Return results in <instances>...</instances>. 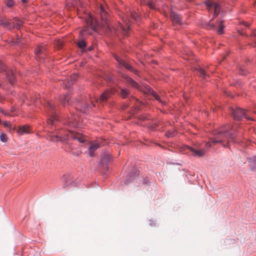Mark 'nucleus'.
I'll list each match as a JSON object with an SVG mask.
<instances>
[{
  "instance_id": "32",
  "label": "nucleus",
  "mask_w": 256,
  "mask_h": 256,
  "mask_svg": "<svg viewBox=\"0 0 256 256\" xmlns=\"http://www.w3.org/2000/svg\"><path fill=\"white\" fill-rule=\"evenodd\" d=\"M6 4L8 7H12L14 4V2L12 0H7Z\"/></svg>"
},
{
  "instance_id": "2",
  "label": "nucleus",
  "mask_w": 256,
  "mask_h": 256,
  "mask_svg": "<svg viewBox=\"0 0 256 256\" xmlns=\"http://www.w3.org/2000/svg\"><path fill=\"white\" fill-rule=\"evenodd\" d=\"M47 138L53 142H65L71 148H72L73 147L70 146V140H76L80 143H84L86 140L84 137L80 133L76 132L72 130H60L56 134L50 133L48 135Z\"/></svg>"
},
{
  "instance_id": "22",
  "label": "nucleus",
  "mask_w": 256,
  "mask_h": 256,
  "mask_svg": "<svg viewBox=\"0 0 256 256\" xmlns=\"http://www.w3.org/2000/svg\"><path fill=\"white\" fill-rule=\"evenodd\" d=\"M18 134H28L30 132V130L29 127L26 125L23 126H20L18 128Z\"/></svg>"
},
{
  "instance_id": "19",
  "label": "nucleus",
  "mask_w": 256,
  "mask_h": 256,
  "mask_svg": "<svg viewBox=\"0 0 256 256\" xmlns=\"http://www.w3.org/2000/svg\"><path fill=\"white\" fill-rule=\"evenodd\" d=\"M123 78L127 81V82L130 84L132 87L135 88L137 89H140V86L139 84L135 82L133 79L130 78L129 76L124 74Z\"/></svg>"
},
{
  "instance_id": "14",
  "label": "nucleus",
  "mask_w": 256,
  "mask_h": 256,
  "mask_svg": "<svg viewBox=\"0 0 256 256\" xmlns=\"http://www.w3.org/2000/svg\"><path fill=\"white\" fill-rule=\"evenodd\" d=\"M170 18L174 24L179 26L183 24L184 22H182L181 18L176 13L172 12Z\"/></svg>"
},
{
  "instance_id": "8",
  "label": "nucleus",
  "mask_w": 256,
  "mask_h": 256,
  "mask_svg": "<svg viewBox=\"0 0 256 256\" xmlns=\"http://www.w3.org/2000/svg\"><path fill=\"white\" fill-rule=\"evenodd\" d=\"M112 156L108 154H104L102 156L100 161L99 163V166H101L103 168L104 170L106 172L108 170V164Z\"/></svg>"
},
{
  "instance_id": "38",
  "label": "nucleus",
  "mask_w": 256,
  "mask_h": 256,
  "mask_svg": "<svg viewBox=\"0 0 256 256\" xmlns=\"http://www.w3.org/2000/svg\"><path fill=\"white\" fill-rule=\"evenodd\" d=\"M150 226H154L156 225V224L152 222H150Z\"/></svg>"
},
{
  "instance_id": "23",
  "label": "nucleus",
  "mask_w": 256,
  "mask_h": 256,
  "mask_svg": "<svg viewBox=\"0 0 256 256\" xmlns=\"http://www.w3.org/2000/svg\"><path fill=\"white\" fill-rule=\"evenodd\" d=\"M148 90L149 92L152 94V95L160 102L162 105H164L166 104V102L164 101H162L160 96L152 90L150 88H148Z\"/></svg>"
},
{
  "instance_id": "26",
  "label": "nucleus",
  "mask_w": 256,
  "mask_h": 256,
  "mask_svg": "<svg viewBox=\"0 0 256 256\" xmlns=\"http://www.w3.org/2000/svg\"><path fill=\"white\" fill-rule=\"evenodd\" d=\"M218 28L216 30L217 32L219 34H222L224 33V26L223 24V21L222 20L218 22Z\"/></svg>"
},
{
  "instance_id": "9",
  "label": "nucleus",
  "mask_w": 256,
  "mask_h": 256,
  "mask_svg": "<svg viewBox=\"0 0 256 256\" xmlns=\"http://www.w3.org/2000/svg\"><path fill=\"white\" fill-rule=\"evenodd\" d=\"M87 24L90 26V30H88V26H84L82 30L80 31V34L82 36L86 34H90L92 31L95 30L94 26L92 24V16H89V19L87 21Z\"/></svg>"
},
{
  "instance_id": "29",
  "label": "nucleus",
  "mask_w": 256,
  "mask_h": 256,
  "mask_svg": "<svg viewBox=\"0 0 256 256\" xmlns=\"http://www.w3.org/2000/svg\"><path fill=\"white\" fill-rule=\"evenodd\" d=\"M176 134V132L174 130H170L167 132L166 134V136L168 138H172L175 136Z\"/></svg>"
},
{
  "instance_id": "27",
  "label": "nucleus",
  "mask_w": 256,
  "mask_h": 256,
  "mask_svg": "<svg viewBox=\"0 0 256 256\" xmlns=\"http://www.w3.org/2000/svg\"><path fill=\"white\" fill-rule=\"evenodd\" d=\"M120 95L123 98H126L129 95V92L126 88H121Z\"/></svg>"
},
{
  "instance_id": "11",
  "label": "nucleus",
  "mask_w": 256,
  "mask_h": 256,
  "mask_svg": "<svg viewBox=\"0 0 256 256\" xmlns=\"http://www.w3.org/2000/svg\"><path fill=\"white\" fill-rule=\"evenodd\" d=\"M46 48L44 46H38L34 51V54L36 58L40 61H43L44 59L45 54L44 53Z\"/></svg>"
},
{
  "instance_id": "37",
  "label": "nucleus",
  "mask_w": 256,
  "mask_h": 256,
  "mask_svg": "<svg viewBox=\"0 0 256 256\" xmlns=\"http://www.w3.org/2000/svg\"><path fill=\"white\" fill-rule=\"evenodd\" d=\"M36 99H37L35 101V103H36V104H37L39 102L40 103L42 102L41 100H38V98H36Z\"/></svg>"
},
{
  "instance_id": "6",
  "label": "nucleus",
  "mask_w": 256,
  "mask_h": 256,
  "mask_svg": "<svg viewBox=\"0 0 256 256\" xmlns=\"http://www.w3.org/2000/svg\"><path fill=\"white\" fill-rule=\"evenodd\" d=\"M4 71H6L5 75L6 79L8 80L12 85H13L16 80L14 72L10 70H6V67L0 61V72ZM2 85V83L0 80V86H1Z\"/></svg>"
},
{
  "instance_id": "12",
  "label": "nucleus",
  "mask_w": 256,
  "mask_h": 256,
  "mask_svg": "<svg viewBox=\"0 0 256 256\" xmlns=\"http://www.w3.org/2000/svg\"><path fill=\"white\" fill-rule=\"evenodd\" d=\"M65 124L72 128H76L78 124V118L76 115H72L70 117H68V120L65 122Z\"/></svg>"
},
{
  "instance_id": "16",
  "label": "nucleus",
  "mask_w": 256,
  "mask_h": 256,
  "mask_svg": "<svg viewBox=\"0 0 256 256\" xmlns=\"http://www.w3.org/2000/svg\"><path fill=\"white\" fill-rule=\"evenodd\" d=\"M71 97L68 94H66L65 95L62 96L60 97V100L62 104L64 106L66 104H73L74 102H72V100H70Z\"/></svg>"
},
{
  "instance_id": "24",
  "label": "nucleus",
  "mask_w": 256,
  "mask_h": 256,
  "mask_svg": "<svg viewBox=\"0 0 256 256\" xmlns=\"http://www.w3.org/2000/svg\"><path fill=\"white\" fill-rule=\"evenodd\" d=\"M0 24L2 26L4 27L11 30L14 28V26H12V24L10 22H9L5 20H0Z\"/></svg>"
},
{
  "instance_id": "35",
  "label": "nucleus",
  "mask_w": 256,
  "mask_h": 256,
  "mask_svg": "<svg viewBox=\"0 0 256 256\" xmlns=\"http://www.w3.org/2000/svg\"><path fill=\"white\" fill-rule=\"evenodd\" d=\"M148 6H149L151 8H153V9L155 8L154 6H153V4H152V2H150L148 3Z\"/></svg>"
},
{
  "instance_id": "41",
  "label": "nucleus",
  "mask_w": 256,
  "mask_h": 256,
  "mask_svg": "<svg viewBox=\"0 0 256 256\" xmlns=\"http://www.w3.org/2000/svg\"><path fill=\"white\" fill-rule=\"evenodd\" d=\"M231 2H234V0H230Z\"/></svg>"
},
{
  "instance_id": "33",
  "label": "nucleus",
  "mask_w": 256,
  "mask_h": 256,
  "mask_svg": "<svg viewBox=\"0 0 256 256\" xmlns=\"http://www.w3.org/2000/svg\"><path fill=\"white\" fill-rule=\"evenodd\" d=\"M74 102L76 103V108H80L81 106V105L82 104L80 101L78 100H76V102Z\"/></svg>"
},
{
  "instance_id": "3",
  "label": "nucleus",
  "mask_w": 256,
  "mask_h": 256,
  "mask_svg": "<svg viewBox=\"0 0 256 256\" xmlns=\"http://www.w3.org/2000/svg\"><path fill=\"white\" fill-rule=\"evenodd\" d=\"M224 139L228 142L231 140L235 143L239 142L237 139L236 133L231 132L228 125H224L216 130L214 134V137L211 138V141L214 144L222 143Z\"/></svg>"
},
{
  "instance_id": "30",
  "label": "nucleus",
  "mask_w": 256,
  "mask_h": 256,
  "mask_svg": "<svg viewBox=\"0 0 256 256\" xmlns=\"http://www.w3.org/2000/svg\"><path fill=\"white\" fill-rule=\"evenodd\" d=\"M78 45L80 48H84L86 46V43L84 40H80L78 42Z\"/></svg>"
},
{
  "instance_id": "28",
  "label": "nucleus",
  "mask_w": 256,
  "mask_h": 256,
  "mask_svg": "<svg viewBox=\"0 0 256 256\" xmlns=\"http://www.w3.org/2000/svg\"><path fill=\"white\" fill-rule=\"evenodd\" d=\"M22 25V21L18 19L16 20L14 23L12 24V26H14V28H19Z\"/></svg>"
},
{
  "instance_id": "20",
  "label": "nucleus",
  "mask_w": 256,
  "mask_h": 256,
  "mask_svg": "<svg viewBox=\"0 0 256 256\" xmlns=\"http://www.w3.org/2000/svg\"><path fill=\"white\" fill-rule=\"evenodd\" d=\"M138 174V172L136 168H134L132 172L127 176L125 180V183L128 184L130 182L133 178Z\"/></svg>"
},
{
  "instance_id": "17",
  "label": "nucleus",
  "mask_w": 256,
  "mask_h": 256,
  "mask_svg": "<svg viewBox=\"0 0 256 256\" xmlns=\"http://www.w3.org/2000/svg\"><path fill=\"white\" fill-rule=\"evenodd\" d=\"M185 148L186 149L190 150L192 152V154L195 156L201 157L204 154V150H196L188 146H185Z\"/></svg>"
},
{
  "instance_id": "39",
  "label": "nucleus",
  "mask_w": 256,
  "mask_h": 256,
  "mask_svg": "<svg viewBox=\"0 0 256 256\" xmlns=\"http://www.w3.org/2000/svg\"><path fill=\"white\" fill-rule=\"evenodd\" d=\"M206 144V146L208 147L210 146V142H207Z\"/></svg>"
},
{
  "instance_id": "31",
  "label": "nucleus",
  "mask_w": 256,
  "mask_h": 256,
  "mask_svg": "<svg viewBox=\"0 0 256 256\" xmlns=\"http://www.w3.org/2000/svg\"><path fill=\"white\" fill-rule=\"evenodd\" d=\"M0 139L2 142H6L7 141L8 138L4 134L2 133L0 134Z\"/></svg>"
},
{
  "instance_id": "25",
  "label": "nucleus",
  "mask_w": 256,
  "mask_h": 256,
  "mask_svg": "<svg viewBox=\"0 0 256 256\" xmlns=\"http://www.w3.org/2000/svg\"><path fill=\"white\" fill-rule=\"evenodd\" d=\"M248 160L251 164L252 169L256 170V156L248 158Z\"/></svg>"
},
{
  "instance_id": "7",
  "label": "nucleus",
  "mask_w": 256,
  "mask_h": 256,
  "mask_svg": "<svg viewBox=\"0 0 256 256\" xmlns=\"http://www.w3.org/2000/svg\"><path fill=\"white\" fill-rule=\"evenodd\" d=\"M232 114L234 120H240L244 118L247 120H250L251 118L246 114L244 110L240 108L232 110Z\"/></svg>"
},
{
  "instance_id": "4",
  "label": "nucleus",
  "mask_w": 256,
  "mask_h": 256,
  "mask_svg": "<svg viewBox=\"0 0 256 256\" xmlns=\"http://www.w3.org/2000/svg\"><path fill=\"white\" fill-rule=\"evenodd\" d=\"M46 110L48 116L47 123L48 125H53L58 120V116L56 112V107L52 102H48L46 106Z\"/></svg>"
},
{
  "instance_id": "18",
  "label": "nucleus",
  "mask_w": 256,
  "mask_h": 256,
  "mask_svg": "<svg viewBox=\"0 0 256 256\" xmlns=\"http://www.w3.org/2000/svg\"><path fill=\"white\" fill-rule=\"evenodd\" d=\"M100 146V145L99 144L93 142H90L88 148L90 156H94L95 150H96Z\"/></svg>"
},
{
  "instance_id": "21",
  "label": "nucleus",
  "mask_w": 256,
  "mask_h": 256,
  "mask_svg": "<svg viewBox=\"0 0 256 256\" xmlns=\"http://www.w3.org/2000/svg\"><path fill=\"white\" fill-rule=\"evenodd\" d=\"M195 70L197 72L200 76L202 77L206 80H208L207 77H208V76L205 70L200 67L196 68Z\"/></svg>"
},
{
  "instance_id": "10",
  "label": "nucleus",
  "mask_w": 256,
  "mask_h": 256,
  "mask_svg": "<svg viewBox=\"0 0 256 256\" xmlns=\"http://www.w3.org/2000/svg\"><path fill=\"white\" fill-rule=\"evenodd\" d=\"M114 58L120 66H123L130 72H134L135 74H137L138 71L124 60L122 59L117 56H114Z\"/></svg>"
},
{
  "instance_id": "40",
  "label": "nucleus",
  "mask_w": 256,
  "mask_h": 256,
  "mask_svg": "<svg viewBox=\"0 0 256 256\" xmlns=\"http://www.w3.org/2000/svg\"><path fill=\"white\" fill-rule=\"evenodd\" d=\"M22 2H23V3H24L26 2V0H21Z\"/></svg>"
},
{
  "instance_id": "36",
  "label": "nucleus",
  "mask_w": 256,
  "mask_h": 256,
  "mask_svg": "<svg viewBox=\"0 0 256 256\" xmlns=\"http://www.w3.org/2000/svg\"><path fill=\"white\" fill-rule=\"evenodd\" d=\"M210 25L212 28L214 29V30L216 29V26L214 24H210Z\"/></svg>"
},
{
  "instance_id": "34",
  "label": "nucleus",
  "mask_w": 256,
  "mask_h": 256,
  "mask_svg": "<svg viewBox=\"0 0 256 256\" xmlns=\"http://www.w3.org/2000/svg\"><path fill=\"white\" fill-rule=\"evenodd\" d=\"M4 126L5 128H8L10 126V124L9 122H8L6 121H5L3 122Z\"/></svg>"
},
{
  "instance_id": "15",
  "label": "nucleus",
  "mask_w": 256,
  "mask_h": 256,
  "mask_svg": "<svg viewBox=\"0 0 256 256\" xmlns=\"http://www.w3.org/2000/svg\"><path fill=\"white\" fill-rule=\"evenodd\" d=\"M77 74H74L72 76H70L69 78H68L66 82H64V88H70V86L73 84L75 82L76 80L78 78Z\"/></svg>"
},
{
  "instance_id": "1",
  "label": "nucleus",
  "mask_w": 256,
  "mask_h": 256,
  "mask_svg": "<svg viewBox=\"0 0 256 256\" xmlns=\"http://www.w3.org/2000/svg\"><path fill=\"white\" fill-rule=\"evenodd\" d=\"M97 12L99 14L103 22V24L106 25L112 32H114L116 34H118L119 32L122 31L125 34H127L128 30L130 28V22L132 20L138 22L139 20V16L134 12L130 11L126 16H123L122 20L124 24L118 22L116 28H112L108 20V14L105 8L100 5L97 10Z\"/></svg>"
},
{
  "instance_id": "13",
  "label": "nucleus",
  "mask_w": 256,
  "mask_h": 256,
  "mask_svg": "<svg viewBox=\"0 0 256 256\" xmlns=\"http://www.w3.org/2000/svg\"><path fill=\"white\" fill-rule=\"evenodd\" d=\"M114 94V92L111 90H106L100 96L98 99L100 102H104L107 100Z\"/></svg>"
},
{
  "instance_id": "5",
  "label": "nucleus",
  "mask_w": 256,
  "mask_h": 256,
  "mask_svg": "<svg viewBox=\"0 0 256 256\" xmlns=\"http://www.w3.org/2000/svg\"><path fill=\"white\" fill-rule=\"evenodd\" d=\"M205 4L207 6V8L209 10H214V16H217L220 12L222 9H224V4L218 3L213 1L206 0Z\"/></svg>"
}]
</instances>
